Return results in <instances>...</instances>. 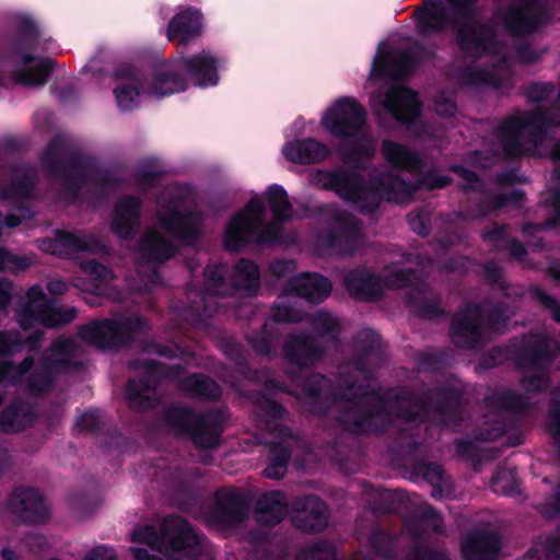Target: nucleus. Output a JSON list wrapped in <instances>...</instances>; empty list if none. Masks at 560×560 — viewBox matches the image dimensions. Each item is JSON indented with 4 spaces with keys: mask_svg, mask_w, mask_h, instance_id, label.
Wrapping results in <instances>:
<instances>
[{
    "mask_svg": "<svg viewBox=\"0 0 560 560\" xmlns=\"http://www.w3.org/2000/svg\"><path fill=\"white\" fill-rule=\"evenodd\" d=\"M143 372L145 382L130 381L127 386V399L129 405L135 409H147L153 405L155 380L164 374L162 363L142 362L138 368Z\"/></svg>",
    "mask_w": 560,
    "mask_h": 560,
    "instance_id": "obj_15",
    "label": "nucleus"
},
{
    "mask_svg": "<svg viewBox=\"0 0 560 560\" xmlns=\"http://www.w3.org/2000/svg\"><path fill=\"white\" fill-rule=\"evenodd\" d=\"M526 387H527L528 389L536 390V389H539V388L541 387V385H540V384L535 385V384H533L532 382H528V383H527V385H526Z\"/></svg>",
    "mask_w": 560,
    "mask_h": 560,
    "instance_id": "obj_55",
    "label": "nucleus"
},
{
    "mask_svg": "<svg viewBox=\"0 0 560 560\" xmlns=\"http://www.w3.org/2000/svg\"><path fill=\"white\" fill-rule=\"evenodd\" d=\"M477 310H469L465 314H457L452 320L454 337L460 335H475L478 329Z\"/></svg>",
    "mask_w": 560,
    "mask_h": 560,
    "instance_id": "obj_31",
    "label": "nucleus"
},
{
    "mask_svg": "<svg viewBox=\"0 0 560 560\" xmlns=\"http://www.w3.org/2000/svg\"><path fill=\"white\" fill-rule=\"evenodd\" d=\"M374 110L384 109L397 120L411 122L419 114V102L416 94L401 86H390L385 94H374L371 97Z\"/></svg>",
    "mask_w": 560,
    "mask_h": 560,
    "instance_id": "obj_12",
    "label": "nucleus"
},
{
    "mask_svg": "<svg viewBox=\"0 0 560 560\" xmlns=\"http://www.w3.org/2000/svg\"><path fill=\"white\" fill-rule=\"evenodd\" d=\"M452 7L448 13L441 0H424V7L416 12L417 26L421 33L440 32L453 23L462 25L457 31L459 48L475 58L495 59L494 73L468 71L463 81L466 84H491L500 86L498 75L508 74L505 48L493 40V32L470 20L476 0H447Z\"/></svg>",
    "mask_w": 560,
    "mask_h": 560,
    "instance_id": "obj_2",
    "label": "nucleus"
},
{
    "mask_svg": "<svg viewBox=\"0 0 560 560\" xmlns=\"http://www.w3.org/2000/svg\"><path fill=\"white\" fill-rule=\"evenodd\" d=\"M287 290L288 294L295 293L311 302H320L329 295L331 284L327 278L315 273H304L292 278Z\"/></svg>",
    "mask_w": 560,
    "mask_h": 560,
    "instance_id": "obj_22",
    "label": "nucleus"
},
{
    "mask_svg": "<svg viewBox=\"0 0 560 560\" xmlns=\"http://www.w3.org/2000/svg\"><path fill=\"white\" fill-rule=\"evenodd\" d=\"M288 503L280 491L264 493L257 503V518L262 524L279 523L285 515Z\"/></svg>",
    "mask_w": 560,
    "mask_h": 560,
    "instance_id": "obj_25",
    "label": "nucleus"
},
{
    "mask_svg": "<svg viewBox=\"0 0 560 560\" xmlns=\"http://www.w3.org/2000/svg\"><path fill=\"white\" fill-rule=\"evenodd\" d=\"M156 218L160 228L152 226L142 236L139 253L148 261H163L175 252L173 240L191 243L201 224V217L189 209L186 196L168 192L158 202Z\"/></svg>",
    "mask_w": 560,
    "mask_h": 560,
    "instance_id": "obj_4",
    "label": "nucleus"
},
{
    "mask_svg": "<svg viewBox=\"0 0 560 560\" xmlns=\"http://www.w3.org/2000/svg\"><path fill=\"white\" fill-rule=\"evenodd\" d=\"M382 154L387 162L404 170H412L418 163V159L412 152L393 141L383 142Z\"/></svg>",
    "mask_w": 560,
    "mask_h": 560,
    "instance_id": "obj_26",
    "label": "nucleus"
},
{
    "mask_svg": "<svg viewBox=\"0 0 560 560\" xmlns=\"http://www.w3.org/2000/svg\"><path fill=\"white\" fill-rule=\"evenodd\" d=\"M22 348L16 338L11 332H0V354L5 355L14 353Z\"/></svg>",
    "mask_w": 560,
    "mask_h": 560,
    "instance_id": "obj_39",
    "label": "nucleus"
},
{
    "mask_svg": "<svg viewBox=\"0 0 560 560\" xmlns=\"http://www.w3.org/2000/svg\"><path fill=\"white\" fill-rule=\"evenodd\" d=\"M30 256H19L9 250L0 249V270L21 271L33 264Z\"/></svg>",
    "mask_w": 560,
    "mask_h": 560,
    "instance_id": "obj_32",
    "label": "nucleus"
},
{
    "mask_svg": "<svg viewBox=\"0 0 560 560\" xmlns=\"http://www.w3.org/2000/svg\"><path fill=\"white\" fill-rule=\"evenodd\" d=\"M291 215L285 190L279 185H272L264 195L253 197L230 220L223 234V244L226 249L236 250L253 241H275L279 237L282 224Z\"/></svg>",
    "mask_w": 560,
    "mask_h": 560,
    "instance_id": "obj_3",
    "label": "nucleus"
},
{
    "mask_svg": "<svg viewBox=\"0 0 560 560\" xmlns=\"http://www.w3.org/2000/svg\"><path fill=\"white\" fill-rule=\"evenodd\" d=\"M140 202L136 198L121 199L114 211L110 228L120 238H130L139 226Z\"/></svg>",
    "mask_w": 560,
    "mask_h": 560,
    "instance_id": "obj_21",
    "label": "nucleus"
},
{
    "mask_svg": "<svg viewBox=\"0 0 560 560\" xmlns=\"http://www.w3.org/2000/svg\"><path fill=\"white\" fill-rule=\"evenodd\" d=\"M331 549L326 545H316L299 555L296 560H332Z\"/></svg>",
    "mask_w": 560,
    "mask_h": 560,
    "instance_id": "obj_37",
    "label": "nucleus"
},
{
    "mask_svg": "<svg viewBox=\"0 0 560 560\" xmlns=\"http://www.w3.org/2000/svg\"><path fill=\"white\" fill-rule=\"evenodd\" d=\"M336 192L352 202L360 211H372L383 200L405 202L412 192L411 186L392 174L373 172L368 178L340 172L331 175Z\"/></svg>",
    "mask_w": 560,
    "mask_h": 560,
    "instance_id": "obj_7",
    "label": "nucleus"
},
{
    "mask_svg": "<svg viewBox=\"0 0 560 560\" xmlns=\"http://www.w3.org/2000/svg\"><path fill=\"white\" fill-rule=\"evenodd\" d=\"M499 548L498 537L489 533L467 537L462 545L466 560H494Z\"/></svg>",
    "mask_w": 560,
    "mask_h": 560,
    "instance_id": "obj_24",
    "label": "nucleus"
},
{
    "mask_svg": "<svg viewBox=\"0 0 560 560\" xmlns=\"http://www.w3.org/2000/svg\"><path fill=\"white\" fill-rule=\"evenodd\" d=\"M259 271L257 266L249 260H241L236 266L233 275L234 284L250 292L258 285Z\"/></svg>",
    "mask_w": 560,
    "mask_h": 560,
    "instance_id": "obj_28",
    "label": "nucleus"
},
{
    "mask_svg": "<svg viewBox=\"0 0 560 560\" xmlns=\"http://www.w3.org/2000/svg\"><path fill=\"white\" fill-rule=\"evenodd\" d=\"M418 560H445V559H442V558H438L436 556L430 553V552H424L423 555H421L419 557Z\"/></svg>",
    "mask_w": 560,
    "mask_h": 560,
    "instance_id": "obj_52",
    "label": "nucleus"
},
{
    "mask_svg": "<svg viewBox=\"0 0 560 560\" xmlns=\"http://www.w3.org/2000/svg\"><path fill=\"white\" fill-rule=\"evenodd\" d=\"M405 275H398L396 270H387L383 283L378 278L366 271L351 272L346 278V287L351 295L361 299H376L381 295L383 287L398 288L409 283Z\"/></svg>",
    "mask_w": 560,
    "mask_h": 560,
    "instance_id": "obj_13",
    "label": "nucleus"
},
{
    "mask_svg": "<svg viewBox=\"0 0 560 560\" xmlns=\"http://www.w3.org/2000/svg\"><path fill=\"white\" fill-rule=\"evenodd\" d=\"M74 351V341L70 338L60 340L52 349L54 359L49 365L42 370H35L26 375L32 360L26 359L20 366H8L7 362H0V382H18L27 378V387L33 392L45 390L50 384V369L57 364H67L69 357Z\"/></svg>",
    "mask_w": 560,
    "mask_h": 560,
    "instance_id": "obj_9",
    "label": "nucleus"
},
{
    "mask_svg": "<svg viewBox=\"0 0 560 560\" xmlns=\"http://www.w3.org/2000/svg\"><path fill=\"white\" fill-rule=\"evenodd\" d=\"M160 538L152 526L145 525L131 533L130 548L135 560H158L150 551H163L170 560H194L201 549L200 541L186 521L165 518Z\"/></svg>",
    "mask_w": 560,
    "mask_h": 560,
    "instance_id": "obj_6",
    "label": "nucleus"
},
{
    "mask_svg": "<svg viewBox=\"0 0 560 560\" xmlns=\"http://www.w3.org/2000/svg\"><path fill=\"white\" fill-rule=\"evenodd\" d=\"M117 556L113 548L107 546H97L90 550L83 560H116Z\"/></svg>",
    "mask_w": 560,
    "mask_h": 560,
    "instance_id": "obj_40",
    "label": "nucleus"
},
{
    "mask_svg": "<svg viewBox=\"0 0 560 560\" xmlns=\"http://www.w3.org/2000/svg\"><path fill=\"white\" fill-rule=\"evenodd\" d=\"M98 247V243L92 236H78L62 231H56L52 237L44 238L39 243L43 252L60 257L80 252H96Z\"/></svg>",
    "mask_w": 560,
    "mask_h": 560,
    "instance_id": "obj_17",
    "label": "nucleus"
},
{
    "mask_svg": "<svg viewBox=\"0 0 560 560\" xmlns=\"http://www.w3.org/2000/svg\"><path fill=\"white\" fill-rule=\"evenodd\" d=\"M203 30V15L199 9L188 7L179 10L168 22L166 37L187 45L199 37Z\"/></svg>",
    "mask_w": 560,
    "mask_h": 560,
    "instance_id": "obj_16",
    "label": "nucleus"
},
{
    "mask_svg": "<svg viewBox=\"0 0 560 560\" xmlns=\"http://www.w3.org/2000/svg\"><path fill=\"white\" fill-rule=\"evenodd\" d=\"M82 272L88 277L89 283L74 282V285L82 290L93 291L97 290L102 282L107 281L112 277V272L105 266L89 260L81 264Z\"/></svg>",
    "mask_w": 560,
    "mask_h": 560,
    "instance_id": "obj_29",
    "label": "nucleus"
},
{
    "mask_svg": "<svg viewBox=\"0 0 560 560\" xmlns=\"http://www.w3.org/2000/svg\"><path fill=\"white\" fill-rule=\"evenodd\" d=\"M552 155L555 159L560 160V143L555 145Z\"/></svg>",
    "mask_w": 560,
    "mask_h": 560,
    "instance_id": "obj_54",
    "label": "nucleus"
},
{
    "mask_svg": "<svg viewBox=\"0 0 560 560\" xmlns=\"http://www.w3.org/2000/svg\"><path fill=\"white\" fill-rule=\"evenodd\" d=\"M553 316L557 320L560 322V305H558L553 311Z\"/></svg>",
    "mask_w": 560,
    "mask_h": 560,
    "instance_id": "obj_56",
    "label": "nucleus"
},
{
    "mask_svg": "<svg viewBox=\"0 0 560 560\" xmlns=\"http://www.w3.org/2000/svg\"><path fill=\"white\" fill-rule=\"evenodd\" d=\"M10 505L23 522L39 523L49 515V509L34 489H22L11 498Z\"/></svg>",
    "mask_w": 560,
    "mask_h": 560,
    "instance_id": "obj_19",
    "label": "nucleus"
},
{
    "mask_svg": "<svg viewBox=\"0 0 560 560\" xmlns=\"http://www.w3.org/2000/svg\"><path fill=\"white\" fill-rule=\"evenodd\" d=\"M388 61H389L388 56H386L383 52L378 51L377 55L375 56V59H374V62H373V67H372L370 79L371 80H375L377 78H383V77H387V75L398 74L400 72V70L399 71H392L388 68Z\"/></svg>",
    "mask_w": 560,
    "mask_h": 560,
    "instance_id": "obj_35",
    "label": "nucleus"
},
{
    "mask_svg": "<svg viewBox=\"0 0 560 560\" xmlns=\"http://www.w3.org/2000/svg\"><path fill=\"white\" fill-rule=\"evenodd\" d=\"M460 176L467 182L468 187H476V185L474 184V182L476 180V175L472 172L460 170Z\"/></svg>",
    "mask_w": 560,
    "mask_h": 560,
    "instance_id": "obj_50",
    "label": "nucleus"
},
{
    "mask_svg": "<svg viewBox=\"0 0 560 560\" xmlns=\"http://www.w3.org/2000/svg\"><path fill=\"white\" fill-rule=\"evenodd\" d=\"M182 387L187 392L203 397H217L220 393L218 384L203 375H192L184 380Z\"/></svg>",
    "mask_w": 560,
    "mask_h": 560,
    "instance_id": "obj_30",
    "label": "nucleus"
},
{
    "mask_svg": "<svg viewBox=\"0 0 560 560\" xmlns=\"http://www.w3.org/2000/svg\"><path fill=\"white\" fill-rule=\"evenodd\" d=\"M16 183L12 186V188L5 192H3L4 198H21L27 196L30 194V189L32 186V177L27 174H23L21 176H16Z\"/></svg>",
    "mask_w": 560,
    "mask_h": 560,
    "instance_id": "obj_36",
    "label": "nucleus"
},
{
    "mask_svg": "<svg viewBox=\"0 0 560 560\" xmlns=\"http://www.w3.org/2000/svg\"><path fill=\"white\" fill-rule=\"evenodd\" d=\"M273 316L279 322H295L300 319V316L295 310L281 304H277L275 306Z\"/></svg>",
    "mask_w": 560,
    "mask_h": 560,
    "instance_id": "obj_42",
    "label": "nucleus"
},
{
    "mask_svg": "<svg viewBox=\"0 0 560 560\" xmlns=\"http://www.w3.org/2000/svg\"><path fill=\"white\" fill-rule=\"evenodd\" d=\"M542 4L538 0L515 2L505 16L506 27L513 33H526L541 21Z\"/></svg>",
    "mask_w": 560,
    "mask_h": 560,
    "instance_id": "obj_20",
    "label": "nucleus"
},
{
    "mask_svg": "<svg viewBox=\"0 0 560 560\" xmlns=\"http://www.w3.org/2000/svg\"><path fill=\"white\" fill-rule=\"evenodd\" d=\"M66 288H67L66 283L61 280H55L48 284V290L55 294L63 293L66 291Z\"/></svg>",
    "mask_w": 560,
    "mask_h": 560,
    "instance_id": "obj_48",
    "label": "nucleus"
},
{
    "mask_svg": "<svg viewBox=\"0 0 560 560\" xmlns=\"http://www.w3.org/2000/svg\"><path fill=\"white\" fill-rule=\"evenodd\" d=\"M311 394H312V395H317V394H318V392H317V390H311Z\"/></svg>",
    "mask_w": 560,
    "mask_h": 560,
    "instance_id": "obj_60",
    "label": "nucleus"
},
{
    "mask_svg": "<svg viewBox=\"0 0 560 560\" xmlns=\"http://www.w3.org/2000/svg\"><path fill=\"white\" fill-rule=\"evenodd\" d=\"M556 434L560 436V428L557 430Z\"/></svg>",
    "mask_w": 560,
    "mask_h": 560,
    "instance_id": "obj_61",
    "label": "nucleus"
},
{
    "mask_svg": "<svg viewBox=\"0 0 560 560\" xmlns=\"http://www.w3.org/2000/svg\"><path fill=\"white\" fill-rule=\"evenodd\" d=\"M32 421V416L24 404H16L0 413V430L15 432L24 429Z\"/></svg>",
    "mask_w": 560,
    "mask_h": 560,
    "instance_id": "obj_27",
    "label": "nucleus"
},
{
    "mask_svg": "<svg viewBox=\"0 0 560 560\" xmlns=\"http://www.w3.org/2000/svg\"><path fill=\"white\" fill-rule=\"evenodd\" d=\"M154 178H155V173H152V174L149 175L150 182L153 180Z\"/></svg>",
    "mask_w": 560,
    "mask_h": 560,
    "instance_id": "obj_59",
    "label": "nucleus"
},
{
    "mask_svg": "<svg viewBox=\"0 0 560 560\" xmlns=\"http://www.w3.org/2000/svg\"><path fill=\"white\" fill-rule=\"evenodd\" d=\"M296 526L305 530H320L327 524L326 504L315 497H308L295 504Z\"/></svg>",
    "mask_w": 560,
    "mask_h": 560,
    "instance_id": "obj_23",
    "label": "nucleus"
},
{
    "mask_svg": "<svg viewBox=\"0 0 560 560\" xmlns=\"http://www.w3.org/2000/svg\"><path fill=\"white\" fill-rule=\"evenodd\" d=\"M277 450L272 451L273 458L270 465L265 469V475L271 479H279L284 475L285 465L290 458V454L287 448L281 447L279 454H276Z\"/></svg>",
    "mask_w": 560,
    "mask_h": 560,
    "instance_id": "obj_33",
    "label": "nucleus"
},
{
    "mask_svg": "<svg viewBox=\"0 0 560 560\" xmlns=\"http://www.w3.org/2000/svg\"><path fill=\"white\" fill-rule=\"evenodd\" d=\"M224 59L210 50H201L189 58H182L156 66L140 77L129 68L115 74L114 94L120 110H129L139 104L141 96L163 97L186 90L188 77L202 89L217 86L220 82L219 70Z\"/></svg>",
    "mask_w": 560,
    "mask_h": 560,
    "instance_id": "obj_1",
    "label": "nucleus"
},
{
    "mask_svg": "<svg viewBox=\"0 0 560 560\" xmlns=\"http://www.w3.org/2000/svg\"><path fill=\"white\" fill-rule=\"evenodd\" d=\"M410 224L412 225L413 231H416L417 233H419V234L424 233V230H425V229H424V226H422V228L418 229V228H416V226L413 225L412 221H410Z\"/></svg>",
    "mask_w": 560,
    "mask_h": 560,
    "instance_id": "obj_57",
    "label": "nucleus"
},
{
    "mask_svg": "<svg viewBox=\"0 0 560 560\" xmlns=\"http://www.w3.org/2000/svg\"><path fill=\"white\" fill-rule=\"evenodd\" d=\"M357 232V226L347 219L342 220V237L348 238Z\"/></svg>",
    "mask_w": 560,
    "mask_h": 560,
    "instance_id": "obj_47",
    "label": "nucleus"
},
{
    "mask_svg": "<svg viewBox=\"0 0 560 560\" xmlns=\"http://www.w3.org/2000/svg\"><path fill=\"white\" fill-rule=\"evenodd\" d=\"M20 223V220L14 217H9L5 221V225L13 228L16 226Z\"/></svg>",
    "mask_w": 560,
    "mask_h": 560,
    "instance_id": "obj_53",
    "label": "nucleus"
},
{
    "mask_svg": "<svg viewBox=\"0 0 560 560\" xmlns=\"http://www.w3.org/2000/svg\"><path fill=\"white\" fill-rule=\"evenodd\" d=\"M337 326V320L326 312H318L314 319L316 330L326 332L332 330Z\"/></svg>",
    "mask_w": 560,
    "mask_h": 560,
    "instance_id": "obj_41",
    "label": "nucleus"
},
{
    "mask_svg": "<svg viewBox=\"0 0 560 560\" xmlns=\"http://www.w3.org/2000/svg\"><path fill=\"white\" fill-rule=\"evenodd\" d=\"M428 518L431 520V527H432V529L436 530L440 527V524H441V520H440L439 514L434 510L430 509L428 511Z\"/></svg>",
    "mask_w": 560,
    "mask_h": 560,
    "instance_id": "obj_49",
    "label": "nucleus"
},
{
    "mask_svg": "<svg viewBox=\"0 0 560 560\" xmlns=\"http://www.w3.org/2000/svg\"><path fill=\"white\" fill-rule=\"evenodd\" d=\"M97 420L96 411H86L78 420L77 425L82 430H93Z\"/></svg>",
    "mask_w": 560,
    "mask_h": 560,
    "instance_id": "obj_44",
    "label": "nucleus"
},
{
    "mask_svg": "<svg viewBox=\"0 0 560 560\" xmlns=\"http://www.w3.org/2000/svg\"><path fill=\"white\" fill-rule=\"evenodd\" d=\"M308 341L306 339H299L296 342L292 343L291 341L287 345V354L292 360L299 364H306L307 359L302 358L308 352Z\"/></svg>",
    "mask_w": 560,
    "mask_h": 560,
    "instance_id": "obj_34",
    "label": "nucleus"
},
{
    "mask_svg": "<svg viewBox=\"0 0 560 560\" xmlns=\"http://www.w3.org/2000/svg\"><path fill=\"white\" fill-rule=\"evenodd\" d=\"M51 66L52 60L49 58H38L21 54L13 70V78L24 86L43 85L47 81Z\"/></svg>",
    "mask_w": 560,
    "mask_h": 560,
    "instance_id": "obj_18",
    "label": "nucleus"
},
{
    "mask_svg": "<svg viewBox=\"0 0 560 560\" xmlns=\"http://www.w3.org/2000/svg\"><path fill=\"white\" fill-rule=\"evenodd\" d=\"M318 381H320V382H325V380H324L323 377H319V376H314V377L312 378V382H314V383H315V382H318Z\"/></svg>",
    "mask_w": 560,
    "mask_h": 560,
    "instance_id": "obj_58",
    "label": "nucleus"
},
{
    "mask_svg": "<svg viewBox=\"0 0 560 560\" xmlns=\"http://www.w3.org/2000/svg\"><path fill=\"white\" fill-rule=\"evenodd\" d=\"M143 326L139 318L117 317L91 322L80 330V337L89 345L105 349L126 342Z\"/></svg>",
    "mask_w": 560,
    "mask_h": 560,
    "instance_id": "obj_10",
    "label": "nucleus"
},
{
    "mask_svg": "<svg viewBox=\"0 0 560 560\" xmlns=\"http://www.w3.org/2000/svg\"><path fill=\"white\" fill-rule=\"evenodd\" d=\"M224 272V267L220 266L217 268H208L206 271L207 287L208 290L214 294H224L225 292L222 290V276Z\"/></svg>",
    "mask_w": 560,
    "mask_h": 560,
    "instance_id": "obj_38",
    "label": "nucleus"
},
{
    "mask_svg": "<svg viewBox=\"0 0 560 560\" xmlns=\"http://www.w3.org/2000/svg\"><path fill=\"white\" fill-rule=\"evenodd\" d=\"M11 296V283L5 280H0V308H3Z\"/></svg>",
    "mask_w": 560,
    "mask_h": 560,
    "instance_id": "obj_46",
    "label": "nucleus"
},
{
    "mask_svg": "<svg viewBox=\"0 0 560 560\" xmlns=\"http://www.w3.org/2000/svg\"><path fill=\"white\" fill-rule=\"evenodd\" d=\"M74 317L71 310L55 307L45 296L40 287H33L26 294V303L19 314L20 326L27 339L28 349L33 351L35 340L42 335V327H57L69 323Z\"/></svg>",
    "mask_w": 560,
    "mask_h": 560,
    "instance_id": "obj_8",
    "label": "nucleus"
},
{
    "mask_svg": "<svg viewBox=\"0 0 560 560\" xmlns=\"http://www.w3.org/2000/svg\"><path fill=\"white\" fill-rule=\"evenodd\" d=\"M366 112L352 97H340L322 114L320 125L331 136L347 140L339 149L345 164L363 167L375 151L373 137L365 129Z\"/></svg>",
    "mask_w": 560,
    "mask_h": 560,
    "instance_id": "obj_5",
    "label": "nucleus"
},
{
    "mask_svg": "<svg viewBox=\"0 0 560 560\" xmlns=\"http://www.w3.org/2000/svg\"><path fill=\"white\" fill-rule=\"evenodd\" d=\"M306 126L307 121L305 119H296L288 129L287 139L303 135L306 131ZM281 152L287 160L299 164L322 162L330 154L327 145L312 138L287 140Z\"/></svg>",
    "mask_w": 560,
    "mask_h": 560,
    "instance_id": "obj_11",
    "label": "nucleus"
},
{
    "mask_svg": "<svg viewBox=\"0 0 560 560\" xmlns=\"http://www.w3.org/2000/svg\"><path fill=\"white\" fill-rule=\"evenodd\" d=\"M435 112L440 116H452L456 112V105L450 97L441 96L435 101L434 105Z\"/></svg>",
    "mask_w": 560,
    "mask_h": 560,
    "instance_id": "obj_43",
    "label": "nucleus"
},
{
    "mask_svg": "<svg viewBox=\"0 0 560 560\" xmlns=\"http://www.w3.org/2000/svg\"><path fill=\"white\" fill-rule=\"evenodd\" d=\"M1 556L3 560H15L16 558L15 552L9 548H3L1 551Z\"/></svg>",
    "mask_w": 560,
    "mask_h": 560,
    "instance_id": "obj_51",
    "label": "nucleus"
},
{
    "mask_svg": "<svg viewBox=\"0 0 560 560\" xmlns=\"http://www.w3.org/2000/svg\"><path fill=\"white\" fill-rule=\"evenodd\" d=\"M178 416L180 423L176 430L189 432L195 444L200 447H213L219 443L221 424L217 415L209 413L197 417L190 411L182 410Z\"/></svg>",
    "mask_w": 560,
    "mask_h": 560,
    "instance_id": "obj_14",
    "label": "nucleus"
},
{
    "mask_svg": "<svg viewBox=\"0 0 560 560\" xmlns=\"http://www.w3.org/2000/svg\"><path fill=\"white\" fill-rule=\"evenodd\" d=\"M272 273L278 277H284L294 271L295 266L292 261H276L270 267Z\"/></svg>",
    "mask_w": 560,
    "mask_h": 560,
    "instance_id": "obj_45",
    "label": "nucleus"
}]
</instances>
